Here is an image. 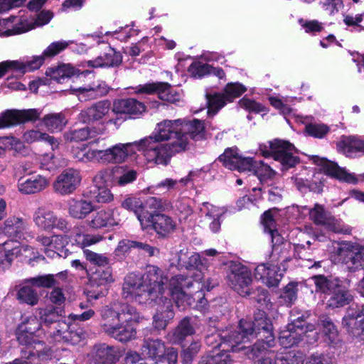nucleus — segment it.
<instances>
[{
  "instance_id": "nucleus-1",
  "label": "nucleus",
  "mask_w": 364,
  "mask_h": 364,
  "mask_svg": "<svg viewBox=\"0 0 364 364\" xmlns=\"http://www.w3.org/2000/svg\"><path fill=\"white\" fill-rule=\"evenodd\" d=\"M100 315L103 330L109 337L122 343L136 338V325L142 319L136 307L127 303H116L103 307Z\"/></svg>"
},
{
  "instance_id": "nucleus-2",
  "label": "nucleus",
  "mask_w": 364,
  "mask_h": 364,
  "mask_svg": "<svg viewBox=\"0 0 364 364\" xmlns=\"http://www.w3.org/2000/svg\"><path fill=\"white\" fill-rule=\"evenodd\" d=\"M141 277L147 284L148 290H151L150 297L153 299V303L157 305L156 312L153 316V326L159 331L164 330L175 316L173 304L171 299L165 296L164 286L168 277L161 269L151 264L146 266V272Z\"/></svg>"
},
{
  "instance_id": "nucleus-3",
  "label": "nucleus",
  "mask_w": 364,
  "mask_h": 364,
  "mask_svg": "<svg viewBox=\"0 0 364 364\" xmlns=\"http://www.w3.org/2000/svg\"><path fill=\"white\" fill-rule=\"evenodd\" d=\"M253 320L241 319L239 326L245 330L250 339L257 338L255 343H263L267 346H274L275 337L271 318L261 309H257L253 314Z\"/></svg>"
},
{
  "instance_id": "nucleus-4",
  "label": "nucleus",
  "mask_w": 364,
  "mask_h": 364,
  "mask_svg": "<svg viewBox=\"0 0 364 364\" xmlns=\"http://www.w3.org/2000/svg\"><path fill=\"white\" fill-rule=\"evenodd\" d=\"M218 338L220 341L213 348H223L221 351L228 353L230 351L237 352L246 348L242 343L250 339L249 335L239 326L237 329H226L218 334L211 335L206 338V342L208 344H213V341H217Z\"/></svg>"
},
{
  "instance_id": "nucleus-5",
  "label": "nucleus",
  "mask_w": 364,
  "mask_h": 364,
  "mask_svg": "<svg viewBox=\"0 0 364 364\" xmlns=\"http://www.w3.org/2000/svg\"><path fill=\"white\" fill-rule=\"evenodd\" d=\"M309 215L314 224L322 226L328 231L338 234H351V228L345 225L341 220L336 219L326 210L323 205L315 203L314 208L309 210Z\"/></svg>"
},
{
  "instance_id": "nucleus-6",
  "label": "nucleus",
  "mask_w": 364,
  "mask_h": 364,
  "mask_svg": "<svg viewBox=\"0 0 364 364\" xmlns=\"http://www.w3.org/2000/svg\"><path fill=\"white\" fill-rule=\"evenodd\" d=\"M148 290L147 284H145L141 276L131 272L124 279L122 285V295L125 299H130L139 304H153L151 299V292Z\"/></svg>"
},
{
  "instance_id": "nucleus-7",
  "label": "nucleus",
  "mask_w": 364,
  "mask_h": 364,
  "mask_svg": "<svg viewBox=\"0 0 364 364\" xmlns=\"http://www.w3.org/2000/svg\"><path fill=\"white\" fill-rule=\"evenodd\" d=\"M111 266L95 267L88 276V289L86 294L88 299H98L107 294V285L114 282Z\"/></svg>"
},
{
  "instance_id": "nucleus-8",
  "label": "nucleus",
  "mask_w": 364,
  "mask_h": 364,
  "mask_svg": "<svg viewBox=\"0 0 364 364\" xmlns=\"http://www.w3.org/2000/svg\"><path fill=\"white\" fill-rule=\"evenodd\" d=\"M146 139L144 155L149 162L166 166L173 155L183 151V150H178L176 147L178 142L162 144L161 142L155 141L151 137H146Z\"/></svg>"
},
{
  "instance_id": "nucleus-9",
  "label": "nucleus",
  "mask_w": 364,
  "mask_h": 364,
  "mask_svg": "<svg viewBox=\"0 0 364 364\" xmlns=\"http://www.w3.org/2000/svg\"><path fill=\"white\" fill-rule=\"evenodd\" d=\"M228 284L240 296L248 294L250 286L252 282V272L240 262H230L227 274Z\"/></svg>"
},
{
  "instance_id": "nucleus-10",
  "label": "nucleus",
  "mask_w": 364,
  "mask_h": 364,
  "mask_svg": "<svg viewBox=\"0 0 364 364\" xmlns=\"http://www.w3.org/2000/svg\"><path fill=\"white\" fill-rule=\"evenodd\" d=\"M193 286V279L192 277L178 274L169 280L168 287L166 288L165 296L170 298L176 304L177 306L183 305L185 302L188 303L191 298L190 289Z\"/></svg>"
},
{
  "instance_id": "nucleus-11",
  "label": "nucleus",
  "mask_w": 364,
  "mask_h": 364,
  "mask_svg": "<svg viewBox=\"0 0 364 364\" xmlns=\"http://www.w3.org/2000/svg\"><path fill=\"white\" fill-rule=\"evenodd\" d=\"M41 114V111L36 108L6 109L0 114V129L34 123L40 119Z\"/></svg>"
},
{
  "instance_id": "nucleus-12",
  "label": "nucleus",
  "mask_w": 364,
  "mask_h": 364,
  "mask_svg": "<svg viewBox=\"0 0 364 364\" xmlns=\"http://www.w3.org/2000/svg\"><path fill=\"white\" fill-rule=\"evenodd\" d=\"M181 142H178L176 147L178 150L186 151L188 145V138L193 141H202L206 139V127L204 120L193 119L188 120L181 119Z\"/></svg>"
},
{
  "instance_id": "nucleus-13",
  "label": "nucleus",
  "mask_w": 364,
  "mask_h": 364,
  "mask_svg": "<svg viewBox=\"0 0 364 364\" xmlns=\"http://www.w3.org/2000/svg\"><path fill=\"white\" fill-rule=\"evenodd\" d=\"M337 255L350 272H355L364 266V247L351 242H342Z\"/></svg>"
},
{
  "instance_id": "nucleus-14",
  "label": "nucleus",
  "mask_w": 364,
  "mask_h": 364,
  "mask_svg": "<svg viewBox=\"0 0 364 364\" xmlns=\"http://www.w3.org/2000/svg\"><path fill=\"white\" fill-rule=\"evenodd\" d=\"M273 159L281 164L282 171H287L300 164L301 160L294 154L297 152L293 144L287 140L274 139Z\"/></svg>"
},
{
  "instance_id": "nucleus-15",
  "label": "nucleus",
  "mask_w": 364,
  "mask_h": 364,
  "mask_svg": "<svg viewBox=\"0 0 364 364\" xmlns=\"http://www.w3.org/2000/svg\"><path fill=\"white\" fill-rule=\"evenodd\" d=\"M135 93L157 95L161 100L170 103L178 102L181 98L179 92L174 90L172 85L167 82L157 81L139 85L135 87Z\"/></svg>"
},
{
  "instance_id": "nucleus-16",
  "label": "nucleus",
  "mask_w": 364,
  "mask_h": 364,
  "mask_svg": "<svg viewBox=\"0 0 364 364\" xmlns=\"http://www.w3.org/2000/svg\"><path fill=\"white\" fill-rule=\"evenodd\" d=\"M342 325L355 342H364V307L348 310Z\"/></svg>"
},
{
  "instance_id": "nucleus-17",
  "label": "nucleus",
  "mask_w": 364,
  "mask_h": 364,
  "mask_svg": "<svg viewBox=\"0 0 364 364\" xmlns=\"http://www.w3.org/2000/svg\"><path fill=\"white\" fill-rule=\"evenodd\" d=\"M80 171L75 168H66L57 176L53 184L55 193L60 196L73 193L81 182Z\"/></svg>"
},
{
  "instance_id": "nucleus-18",
  "label": "nucleus",
  "mask_w": 364,
  "mask_h": 364,
  "mask_svg": "<svg viewBox=\"0 0 364 364\" xmlns=\"http://www.w3.org/2000/svg\"><path fill=\"white\" fill-rule=\"evenodd\" d=\"M181 119L174 120L164 119L156 124V128L151 135L152 139L157 141H166L170 139H175L174 142H181Z\"/></svg>"
},
{
  "instance_id": "nucleus-19",
  "label": "nucleus",
  "mask_w": 364,
  "mask_h": 364,
  "mask_svg": "<svg viewBox=\"0 0 364 364\" xmlns=\"http://www.w3.org/2000/svg\"><path fill=\"white\" fill-rule=\"evenodd\" d=\"M311 161L316 165L321 166L325 175L331 178L348 183L355 184L358 183V178L355 175L348 173L345 168L340 167L336 162L326 158H320L318 156H312Z\"/></svg>"
},
{
  "instance_id": "nucleus-20",
  "label": "nucleus",
  "mask_w": 364,
  "mask_h": 364,
  "mask_svg": "<svg viewBox=\"0 0 364 364\" xmlns=\"http://www.w3.org/2000/svg\"><path fill=\"white\" fill-rule=\"evenodd\" d=\"M111 108V102L108 100H103L93 103L80 111L78 120L86 124H94L100 122L108 114Z\"/></svg>"
},
{
  "instance_id": "nucleus-21",
  "label": "nucleus",
  "mask_w": 364,
  "mask_h": 364,
  "mask_svg": "<svg viewBox=\"0 0 364 364\" xmlns=\"http://www.w3.org/2000/svg\"><path fill=\"white\" fill-rule=\"evenodd\" d=\"M146 110L144 103L135 98L117 99L113 102L112 112L117 114H124L125 118L136 119Z\"/></svg>"
},
{
  "instance_id": "nucleus-22",
  "label": "nucleus",
  "mask_w": 364,
  "mask_h": 364,
  "mask_svg": "<svg viewBox=\"0 0 364 364\" xmlns=\"http://www.w3.org/2000/svg\"><path fill=\"white\" fill-rule=\"evenodd\" d=\"M281 267L275 264L262 263L255 269V278L269 287H276L279 285L284 276Z\"/></svg>"
},
{
  "instance_id": "nucleus-23",
  "label": "nucleus",
  "mask_w": 364,
  "mask_h": 364,
  "mask_svg": "<svg viewBox=\"0 0 364 364\" xmlns=\"http://www.w3.org/2000/svg\"><path fill=\"white\" fill-rule=\"evenodd\" d=\"M150 228L154 230L158 239H166L176 232L177 223L171 216L157 213Z\"/></svg>"
},
{
  "instance_id": "nucleus-24",
  "label": "nucleus",
  "mask_w": 364,
  "mask_h": 364,
  "mask_svg": "<svg viewBox=\"0 0 364 364\" xmlns=\"http://www.w3.org/2000/svg\"><path fill=\"white\" fill-rule=\"evenodd\" d=\"M90 73H91L90 70H85L81 71L70 64H62L58 67L48 68L46 71V76L50 77L51 79L61 84L63 83L66 79L75 76L80 77V75L85 77Z\"/></svg>"
},
{
  "instance_id": "nucleus-25",
  "label": "nucleus",
  "mask_w": 364,
  "mask_h": 364,
  "mask_svg": "<svg viewBox=\"0 0 364 364\" xmlns=\"http://www.w3.org/2000/svg\"><path fill=\"white\" fill-rule=\"evenodd\" d=\"M337 286L338 287H336L331 294L327 296H329L326 302L328 309L342 308L348 305L353 300V296L343 280H341Z\"/></svg>"
},
{
  "instance_id": "nucleus-26",
  "label": "nucleus",
  "mask_w": 364,
  "mask_h": 364,
  "mask_svg": "<svg viewBox=\"0 0 364 364\" xmlns=\"http://www.w3.org/2000/svg\"><path fill=\"white\" fill-rule=\"evenodd\" d=\"M56 326L53 331H50V336L56 341H64L75 344L82 338H85V333L81 329L80 331L69 330L68 324L63 321H59L55 323Z\"/></svg>"
},
{
  "instance_id": "nucleus-27",
  "label": "nucleus",
  "mask_w": 364,
  "mask_h": 364,
  "mask_svg": "<svg viewBox=\"0 0 364 364\" xmlns=\"http://www.w3.org/2000/svg\"><path fill=\"white\" fill-rule=\"evenodd\" d=\"M48 185L49 181L47 178L41 175H37L26 179L21 178L17 183L19 192L26 195L40 193L45 190Z\"/></svg>"
},
{
  "instance_id": "nucleus-28",
  "label": "nucleus",
  "mask_w": 364,
  "mask_h": 364,
  "mask_svg": "<svg viewBox=\"0 0 364 364\" xmlns=\"http://www.w3.org/2000/svg\"><path fill=\"white\" fill-rule=\"evenodd\" d=\"M95 205L90 200L85 199L70 198L68 201V212L69 215L77 220L86 218L95 210Z\"/></svg>"
},
{
  "instance_id": "nucleus-29",
  "label": "nucleus",
  "mask_w": 364,
  "mask_h": 364,
  "mask_svg": "<svg viewBox=\"0 0 364 364\" xmlns=\"http://www.w3.org/2000/svg\"><path fill=\"white\" fill-rule=\"evenodd\" d=\"M86 224L91 229L99 230L118 225L119 223L112 210H100L93 213L91 218L86 220Z\"/></svg>"
},
{
  "instance_id": "nucleus-30",
  "label": "nucleus",
  "mask_w": 364,
  "mask_h": 364,
  "mask_svg": "<svg viewBox=\"0 0 364 364\" xmlns=\"http://www.w3.org/2000/svg\"><path fill=\"white\" fill-rule=\"evenodd\" d=\"M313 281L315 292L317 294L323 295L326 297L331 292L338 287V283L342 280L338 277L333 275L315 274L311 277Z\"/></svg>"
},
{
  "instance_id": "nucleus-31",
  "label": "nucleus",
  "mask_w": 364,
  "mask_h": 364,
  "mask_svg": "<svg viewBox=\"0 0 364 364\" xmlns=\"http://www.w3.org/2000/svg\"><path fill=\"white\" fill-rule=\"evenodd\" d=\"M122 63V55L120 52L109 48L102 56L97 57L95 60H88L86 63L89 68L118 67Z\"/></svg>"
},
{
  "instance_id": "nucleus-32",
  "label": "nucleus",
  "mask_w": 364,
  "mask_h": 364,
  "mask_svg": "<svg viewBox=\"0 0 364 364\" xmlns=\"http://www.w3.org/2000/svg\"><path fill=\"white\" fill-rule=\"evenodd\" d=\"M317 324L329 345H336L340 341L337 326L328 315L321 314Z\"/></svg>"
},
{
  "instance_id": "nucleus-33",
  "label": "nucleus",
  "mask_w": 364,
  "mask_h": 364,
  "mask_svg": "<svg viewBox=\"0 0 364 364\" xmlns=\"http://www.w3.org/2000/svg\"><path fill=\"white\" fill-rule=\"evenodd\" d=\"M195 328L191 323V318L188 316L183 318L173 329L171 341L173 344L181 345L186 338L195 334Z\"/></svg>"
},
{
  "instance_id": "nucleus-34",
  "label": "nucleus",
  "mask_w": 364,
  "mask_h": 364,
  "mask_svg": "<svg viewBox=\"0 0 364 364\" xmlns=\"http://www.w3.org/2000/svg\"><path fill=\"white\" fill-rule=\"evenodd\" d=\"M25 228V222L22 218L10 217L4 221L1 231L11 240H17L23 237Z\"/></svg>"
},
{
  "instance_id": "nucleus-35",
  "label": "nucleus",
  "mask_w": 364,
  "mask_h": 364,
  "mask_svg": "<svg viewBox=\"0 0 364 364\" xmlns=\"http://www.w3.org/2000/svg\"><path fill=\"white\" fill-rule=\"evenodd\" d=\"M337 147L348 157L364 154V141L354 136L344 137L337 144Z\"/></svg>"
},
{
  "instance_id": "nucleus-36",
  "label": "nucleus",
  "mask_w": 364,
  "mask_h": 364,
  "mask_svg": "<svg viewBox=\"0 0 364 364\" xmlns=\"http://www.w3.org/2000/svg\"><path fill=\"white\" fill-rule=\"evenodd\" d=\"M272 347L263 343H255L247 355L255 364H273L271 357L272 352L269 350Z\"/></svg>"
},
{
  "instance_id": "nucleus-37",
  "label": "nucleus",
  "mask_w": 364,
  "mask_h": 364,
  "mask_svg": "<svg viewBox=\"0 0 364 364\" xmlns=\"http://www.w3.org/2000/svg\"><path fill=\"white\" fill-rule=\"evenodd\" d=\"M291 328L288 323L287 328L281 331L279 335V344L284 348H289L298 345L303 339L305 334L304 331Z\"/></svg>"
},
{
  "instance_id": "nucleus-38",
  "label": "nucleus",
  "mask_w": 364,
  "mask_h": 364,
  "mask_svg": "<svg viewBox=\"0 0 364 364\" xmlns=\"http://www.w3.org/2000/svg\"><path fill=\"white\" fill-rule=\"evenodd\" d=\"M166 346L159 339L146 341L142 346V351L156 363L162 362L165 354Z\"/></svg>"
},
{
  "instance_id": "nucleus-39",
  "label": "nucleus",
  "mask_w": 364,
  "mask_h": 364,
  "mask_svg": "<svg viewBox=\"0 0 364 364\" xmlns=\"http://www.w3.org/2000/svg\"><path fill=\"white\" fill-rule=\"evenodd\" d=\"M55 220V213L43 208H38L33 215V221L36 225L46 231L53 230Z\"/></svg>"
},
{
  "instance_id": "nucleus-40",
  "label": "nucleus",
  "mask_w": 364,
  "mask_h": 364,
  "mask_svg": "<svg viewBox=\"0 0 364 364\" xmlns=\"http://www.w3.org/2000/svg\"><path fill=\"white\" fill-rule=\"evenodd\" d=\"M100 134L97 128L85 127L69 130L64 134V139L67 142H80L94 138Z\"/></svg>"
},
{
  "instance_id": "nucleus-41",
  "label": "nucleus",
  "mask_w": 364,
  "mask_h": 364,
  "mask_svg": "<svg viewBox=\"0 0 364 364\" xmlns=\"http://www.w3.org/2000/svg\"><path fill=\"white\" fill-rule=\"evenodd\" d=\"M121 146V143L117 144L105 150L98 151V156L105 163H122L126 159V154Z\"/></svg>"
},
{
  "instance_id": "nucleus-42",
  "label": "nucleus",
  "mask_w": 364,
  "mask_h": 364,
  "mask_svg": "<svg viewBox=\"0 0 364 364\" xmlns=\"http://www.w3.org/2000/svg\"><path fill=\"white\" fill-rule=\"evenodd\" d=\"M208 114L214 116L223 108L228 103L224 94L222 92H213L205 95Z\"/></svg>"
},
{
  "instance_id": "nucleus-43",
  "label": "nucleus",
  "mask_w": 364,
  "mask_h": 364,
  "mask_svg": "<svg viewBox=\"0 0 364 364\" xmlns=\"http://www.w3.org/2000/svg\"><path fill=\"white\" fill-rule=\"evenodd\" d=\"M97 360L103 364H114L119 359V351L113 346L101 344L96 351Z\"/></svg>"
},
{
  "instance_id": "nucleus-44",
  "label": "nucleus",
  "mask_w": 364,
  "mask_h": 364,
  "mask_svg": "<svg viewBox=\"0 0 364 364\" xmlns=\"http://www.w3.org/2000/svg\"><path fill=\"white\" fill-rule=\"evenodd\" d=\"M42 122L46 127L48 131L60 132L67 124L65 114L62 112L51 113L45 115L42 119Z\"/></svg>"
},
{
  "instance_id": "nucleus-45",
  "label": "nucleus",
  "mask_w": 364,
  "mask_h": 364,
  "mask_svg": "<svg viewBox=\"0 0 364 364\" xmlns=\"http://www.w3.org/2000/svg\"><path fill=\"white\" fill-rule=\"evenodd\" d=\"M237 103L240 108L250 114H258L263 113V114H266L269 112V109L265 105L246 96L241 98Z\"/></svg>"
},
{
  "instance_id": "nucleus-46",
  "label": "nucleus",
  "mask_w": 364,
  "mask_h": 364,
  "mask_svg": "<svg viewBox=\"0 0 364 364\" xmlns=\"http://www.w3.org/2000/svg\"><path fill=\"white\" fill-rule=\"evenodd\" d=\"M232 362L230 353L220 351L217 353L210 352L202 355L198 364H232Z\"/></svg>"
},
{
  "instance_id": "nucleus-47",
  "label": "nucleus",
  "mask_w": 364,
  "mask_h": 364,
  "mask_svg": "<svg viewBox=\"0 0 364 364\" xmlns=\"http://www.w3.org/2000/svg\"><path fill=\"white\" fill-rule=\"evenodd\" d=\"M247 89L241 82H231L227 83L223 89V93L224 94L226 101L229 103L233 102L234 100L241 97Z\"/></svg>"
},
{
  "instance_id": "nucleus-48",
  "label": "nucleus",
  "mask_w": 364,
  "mask_h": 364,
  "mask_svg": "<svg viewBox=\"0 0 364 364\" xmlns=\"http://www.w3.org/2000/svg\"><path fill=\"white\" fill-rule=\"evenodd\" d=\"M253 173L257 177L261 184H264L274 179L276 171L268 164L259 161L255 165Z\"/></svg>"
},
{
  "instance_id": "nucleus-49",
  "label": "nucleus",
  "mask_w": 364,
  "mask_h": 364,
  "mask_svg": "<svg viewBox=\"0 0 364 364\" xmlns=\"http://www.w3.org/2000/svg\"><path fill=\"white\" fill-rule=\"evenodd\" d=\"M298 283L291 282L288 283L282 289L279 296L280 302L284 305L290 307L297 299Z\"/></svg>"
},
{
  "instance_id": "nucleus-50",
  "label": "nucleus",
  "mask_w": 364,
  "mask_h": 364,
  "mask_svg": "<svg viewBox=\"0 0 364 364\" xmlns=\"http://www.w3.org/2000/svg\"><path fill=\"white\" fill-rule=\"evenodd\" d=\"M237 147H229L225 149L218 160L223 164V166L230 170H235L238 159L240 157Z\"/></svg>"
},
{
  "instance_id": "nucleus-51",
  "label": "nucleus",
  "mask_w": 364,
  "mask_h": 364,
  "mask_svg": "<svg viewBox=\"0 0 364 364\" xmlns=\"http://www.w3.org/2000/svg\"><path fill=\"white\" fill-rule=\"evenodd\" d=\"M25 283L37 288L49 289L55 287L58 282L54 274H48L26 279Z\"/></svg>"
},
{
  "instance_id": "nucleus-52",
  "label": "nucleus",
  "mask_w": 364,
  "mask_h": 364,
  "mask_svg": "<svg viewBox=\"0 0 364 364\" xmlns=\"http://www.w3.org/2000/svg\"><path fill=\"white\" fill-rule=\"evenodd\" d=\"M80 94H84L89 99H97L105 96L109 92V87L105 83L98 84L97 85H89L88 87H80L75 89Z\"/></svg>"
},
{
  "instance_id": "nucleus-53",
  "label": "nucleus",
  "mask_w": 364,
  "mask_h": 364,
  "mask_svg": "<svg viewBox=\"0 0 364 364\" xmlns=\"http://www.w3.org/2000/svg\"><path fill=\"white\" fill-rule=\"evenodd\" d=\"M17 299L20 303L35 306L38 304L39 297L35 289L28 286L21 287L17 292Z\"/></svg>"
},
{
  "instance_id": "nucleus-54",
  "label": "nucleus",
  "mask_w": 364,
  "mask_h": 364,
  "mask_svg": "<svg viewBox=\"0 0 364 364\" xmlns=\"http://www.w3.org/2000/svg\"><path fill=\"white\" fill-rule=\"evenodd\" d=\"M292 245L291 242H287L278 247L277 251L272 252V257H275L277 255L276 260L277 262L281 261L280 267L283 268V272H286L288 266L287 262L292 259L290 252L291 250Z\"/></svg>"
},
{
  "instance_id": "nucleus-55",
  "label": "nucleus",
  "mask_w": 364,
  "mask_h": 364,
  "mask_svg": "<svg viewBox=\"0 0 364 364\" xmlns=\"http://www.w3.org/2000/svg\"><path fill=\"white\" fill-rule=\"evenodd\" d=\"M39 315L41 324L49 326L58 323L60 319L58 308L54 306H47L39 310Z\"/></svg>"
},
{
  "instance_id": "nucleus-56",
  "label": "nucleus",
  "mask_w": 364,
  "mask_h": 364,
  "mask_svg": "<svg viewBox=\"0 0 364 364\" xmlns=\"http://www.w3.org/2000/svg\"><path fill=\"white\" fill-rule=\"evenodd\" d=\"M134 250H136L134 240L123 239L118 242L114 255L119 259L122 260L129 257Z\"/></svg>"
},
{
  "instance_id": "nucleus-57",
  "label": "nucleus",
  "mask_w": 364,
  "mask_h": 364,
  "mask_svg": "<svg viewBox=\"0 0 364 364\" xmlns=\"http://www.w3.org/2000/svg\"><path fill=\"white\" fill-rule=\"evenodd\" d=\"M21 326V331H27V333L30 332V333H33L36 335V333L41 328V322L39 319L33 315L22 317L21 322L18 324Z\"/></svg>"
},
{
  "instance_id": "nucleus-58",
  "label": "nucleus",
  "mask_w": 364,
  "mask_h": 364,
  "mask_svg": "<svg viewBox=\"0 0 364 364\" xmlns=\"http://www.w3.org/2000/svg\"><path fill=\"white\" fill-rule=\"evenodd\" d=\"M83 254L86 259L96 267L110 266L109 259L102 254L95 252L89 249H83Z\"/></svg>"
},
{
  "instance_id": "nucleus-59",
  "label": "nucleus",
  "mask_w": 364,
  "mask_h": 364,
  "mask_svg": "<svg viewBox=\"0 0 364 364\" xmlns=\"http://www.w3.org/2000/svg\"><path fill=\"white\" fill-rule=\"evenodd\" d=\"M211 65L200 61H193L188 68L190 75L194 78H202L210 75Z\"/></svg>"
},
{
  "instance_id": "nucleus-60",
  "label": "nucleus",
  "mask_w": 364,
  "mask_h": 364,
  "mask_svg": "<svg viewBox=\"0 0 364 364\" xmlns=\"http://www.w3.org/2000/svg\"><path fill=\"white\" fill-rule=\"evenodd\" d=\"M248 291V294H245V296H249L250 299L262 306L267 305L270 301L268 290L263 287H257L255 289L250 287Z\"/></svg>"
},
{
  "instance_id": "nucleus-61",
  "label": "nucleus",
  "mask_w": 364,
  "mask_h": 364,
  "mask_svg": "<svg viewBox=\"0 0 364 364\" xmlns=\"http://www.w3.org/2000/svg\"><path fill=\"white\" fill-rule=\"evenodd\" d=\"M144 203L154 213H161L171 207L168 201L156 197H148Z\"/></svg>"
},
{
  "instance_id": "nucleus-62",
  "label": "nucleus",
  "mask_w": 364,
  "mask_h": 364,
  "mask_svg": "<svg viewBox=\"0 0 364 364\" xmlns=\"http://www.w3.org/2000/svg\"><path fill=\"white\" fill-rule=\"evenodd\" d=\"M147 208H149L146 207V205L143 203L141 208H139V211L135 214L140 222L142 229L149 228L155 218V215L157 214V213H154L152 210L149 212Z\"/></svg>"
},
{
  "instance_id": "nucleus-63",
  "label": "nucleus",
  "mask_w": 364,
  "mask_h": 364,
  "mask_svg": "<svg viewBox=\"0 0 364 364\" xmlns=\"http://www.w3.org/2000/svg\"><path fill=\"white\" fill-rule=\"evenodd\" d=\"M68 46V43L65 41L53 42L43 50V56L46 60H50L65 50Z\"/></svg>"
},
{
  "instance_id": "nucleus-64",
  "label": "nucleus",
  "mask_w": 364,
  "mask_h": 364,
  "mask_svg": "<svg viewBox=\"0 0 364 364\" xmlns=\"http://www.w3.org/2000/svg\"><path fill=\"white\" fill-rule=\"evenodd\" d=\"M200 343L199 342H192L190 346L183 349L181 353L182 364H191L194 358L200 350Z\"/></svg>"
}]
</instances>
